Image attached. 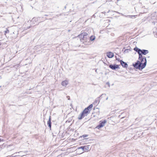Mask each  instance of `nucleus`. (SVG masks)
<instances>
[{
  "mask_svg": "<svg viewBox=\"0 0 157 157\" xmlns=\"http://www.w3.org/2000/svg\"><path fill=\"white\" fill-rule=\"evenodd\" d=\"M146 63V60L145 59L144 62L138 61L135 64H133V66L135 68L141 70L145 67Z\"/></svg>",
  "mask_w": 157,
  "mask_h": 157,
  "instance_id": "1",
  "label": "nucleus"
},
{
  "mask_svg": "<svg viewBox=\"0 0 157 157\" xmlns=\"http://www.w3.org/2000/svg\"><path fill=\"white\" fill-rule=\"evenodd\" d=\"M88 35V33H82L78 35V36L80 38V40L81 42H82L83 43H84L83 40H84L86 42L87 41V36Z\"/></svg>",
  "mask_w": 157,
  "mask_h": 157,
  "instance_id": "2",
  "label": "nucleus"
},
{
  "mask_svg": "<svg viewBox=\"0 0 157 157\" xmlns=\"http://www.w3.org/2000/svg\"><path fill=\"white\" fill-rule=\"evenodd\" d=\"M91 148L89 145L85 146H82L78 148V150L82 149V151L79 153V154L83 153L84 151H90ZM78 150L77 151H78Z\"/></svg>",
  "mask_w": 157,
  "mask_h": 157,
  "instance_id": "3",
  "label": "nucleus"
},
{
  "mask_svg": "<svg viewBox=\"0 0 157 157\" xmlns=\"http://www.w3.org/2000/svg\"><path fill=\"white\" fill-rule=\"evenodd\" d=\"M100 122L99 124L96 127V128L98 129L103 127L105 125V124L106 122V121L105 120H104L103 121H101Z\"/></svg>",
  "mask_w": 157,
  "mask_h": 157,
  "instance_id": "4",
  "label": "nucleus"
},
{
  "mask_svg": "<svg viewBox=\"0 0 157 157\" xmlns=\"http://www.w3.org/2000/svg\"><path fill=\"white\" fill-rule=\"evenodd\" d=\"M69 83V80H65L61 82V85L63 86L66 87Z\"/></svg>",
  "mask_w": 157,
  "mask_h": 157,
  "instance_id": "5",
  "label": "nucleus"
},
{
  "mask_svg": "<svg viewBox=\"0 0 157 157\" xmlns=\"http://www.w3.org/2000/svg\"><path fill=\"white\" fill-rule=\"evenodd\" d=\"M139 54V59L141 61V62H145V59L146 60V59L142 57V56L141 52H140Z\"/></svg>",
  "mask_w": 157,
  "mask_h": 157,
  "instance_id": "6",
  "label": "nucleus"
},
{
  "mask_svg": "<svg viewBox=\"0 0 157 157\" xmlns=\"http://www.w3.org/2000/svg\"><path fill=\"white\" fill-rule=\"evenodd\" d=\"M109 67L113 70H115L116 69H117L119 67L117 65H109Z\"/></svg>",
  "mask_w": 157,
  "mask_h": 157,
  "instance_id": "7",
  "label": "nucleus"
},
{
  "mask_svg": "<svg viewBox=\"0 0 157 157\" xmlns=\"http://www.w3.org/2000/svg\"><path fill=\"white\" fill-rule=\"evenodd\" d=\"M107 56L109 58H112L114 56L113 53L111 52H108L107 53Z\"/></svg>",
  "mask_w": 157,
  "mask_h": 157,
  "instance_id": "8",
  "label": "nucleus"
},
{
  "mask_svg": "<svg viewBox=\"0 0 157 157\" xmlns=\"http://www.w3.org/2000/svg\"><path fill=\"white\" fill-rule=\"evenodd\" d=\"M90 111L87 109H86V108H85L84 111H83V113L84 114L86 115V116L88 113H89Z\"/></svg>",
  "mask_w": 157,
  "mask_h": 157,
  "instance_id": "9",
  "label": "nucleus"
},
{
  "mask_svg": "<svg viewBox=\"0 0 157 157\" xmlns=\"http://www.w3.org/2000/svg\"><path fill=\"white\" fill-rule=\"evenodd\" d=\"M86 115L84 114V113H83V112H82V113L79 115L78 117V119L80 120L81 119L84 117Z\"/></svg>",
  "mask_w": 157,
  "mask_h": 157,
  "instance_id": "10",
  "label": "nucleus"
},
{
  "mask_svg": "<svg viewBox=\"0 0 157 157\" xmlns=\"http://www.w3.org/2000/svg\"><path fill=\"white\" fill-rule=\"evenodd\" d=\"M86 115L84 114V113H83V112H82V113L79 115L78 117V119L80 120L81 119L84 117Z\"/></svg>",
  "mask_w": 157,
  "mask_h": 157,
  "instance_id": "11",
  "label": "nucleus"
},
{
  "mask_svg": "<svg viewBox=\"0 0 157 157\" xmlns=\"http://www.w3.org/2000/svg\"><path fill=\"white\" fill-rule=\"evenodd\" d=\"M121 63L122 65V66L124 67H127L128 66V64L125 63L123 61H121Z\"/></svg>",
  "mask_w": 157,
  "mask_h": 157,
  "instance_id": "12",
  "label": "nucleus"
},
{
  "mask_svg": "<svg viewBox=\"0 0 157 157\" xmlns=\"http://www.w3.org/2000/svg\"><path fill=\"white\" fill-rule=\"evenodd\" d=\"M148 51L147 50H141V52H140L142 54L144 55H145L146 54L148 53Z\"/></svg>",
  "mask_w": 157,
  "mask_h": 157,
  "instance_id": "13",
  "label": "nucleus"
},
{
  "mask_svg": "<svg viewBox=\"0 0 157 157\" xmlns=\"http://www.w3.org/2000/svg\"><path fill=\"white\" fill-rule=\"evenodd\" d=\"M47 124L48 126L50 127V128H51V118L50 117L49 120L47 122Z\"/></svg>",
  "mask_w": 157,
  "mask_h": 157,
  "instance_id": "14",
  "label": "nucleus"
},
{
  "mask_svg": "<svg viewBox=\"0 0 157 157\" xmlns=\"http://www.w3.org/2000/svg\"><path fill=\"white\" fill-rule=\"evenodd\" d=\"M134 50L136 51L137 52H138V53H140V52H141V50L140 49H139L138 48H135L134 49Z\"/></svg>",
  "mask_w": 157,
  "mask_h": 157,
  "instance_id": "15",
  "label": "nucleus"
},
{
  "mask_svg": "<svg viewBox=\"0 0 157 157\" xmlns=\"http://www.w3.org/2000/svg\"><path fill=\"white\" fill-rule=\"evenodd\" d=\"M92 107L93 105L92 104H91L87 108H86V109H87L88 110L90 111L91 110L90 109L92 108Z\"/></svg>",
  "mask_w": 157,
  "mask_h": 157,
  "instance_id": "16",
  "label": "nucleus"
},
{
  "mask_svg": "<svg viewBox=\"0 0 157 157\" xmlns=\"http://www.w3.org/2000/svg\"><path fill=\"white\" fill-rule=\"evenodd\" d=\"M95 36H91L90 37V40H91V41H93V40H94L95 39Z\"/></svg>",
  "mask_w": 157,
  "mask_h": 157,
  "instance_id": "17",
  "label": "nucleus"
},
{
  "mask_svg": "<svg viewBox=\"0 0 157 157\" xmlns=\"http://www.w3.org/2000/svg\"><path fill=\"white\" fill-rule=\"evenodd\" d=\"M9 30L7 29H6V30L5 31V35H6V33H9Z\"/></svg>",
  "mask_w": 157,
  "mask_h": 157,
  "instance_id": "18",
  "label": "nucleus"
},
{
  "mask_svg": "<svg viewBox=\"0 0 157 157\" xmlns=\"http://www.w3.org/2000/svg\"><path fill=\"white\" fill-rule=\"evenodd\" d=\"M78 150V148L76 150V152H78V154H79V153H80L81 151H82V150L80 151L79 150L80 149H79V150H78V151H77Z\"/></svg>",
  "mask_w": 157,
  "mask_h": 157,
  "instance_id": "19",
  "label": "nucleus"
},
{
  "mask_svg": "<svg viewBox=\"0 0 157 157\" xmlns=\"http://www.w3.org/2000/svg\"><path fill=\"white\" fill-rule=\"evenodd\" d=\"M88 136V135H84L82 136L83 137H87Z\"/></svg>",
  "mask_w": 157,
  "mask_h": 157,
  "instance_id": "20",
  "label": "nucleus"
},
{
  "mask_svg": "<svg viewBox=\"0 0 157 157\" xmlns=\"http://www.w3.org/2000/svg\"><path fill=\"white\" fill-rule=\"evenodd\" d=\"M135 16H130V17H131V18H132V17H134Z\"/></svg>",
  "mask_w": 157,
  "mask_h": 157,
  "instance_id": "21",
  "label": "nucleus"
},
{
  "mask_svg": "<svg viewBox=\"0 0 157 157\" xmlns=\"http://www.w3.org/2000/svg\"><path fill=\"white\" fill-rule=\"evenodd\" d=\"M108 99V97H107L106 98V100H107Z\"/></svg>",
  "mask_w": 157,
  "mask_h": 157,
  "instance_id": "22",
  "label": "nucleus"
},
{
  "mask_svg": "<svg viewBox=\"0 0 157 157\" xmlns=\"http://www.w3.org/2000/svg\"><path fill=\"white\" fill-rule=\"evenodd\" d=\"M24 155H22V154H21V156H24Z\"/></svg>",
  "mask_w": 157,
  "mask_h": 157,
  "instance_id": "23",
  "label": "nucleus"
},
{
  "mask_svg": "<svg viewBox=\"0 0 157 157\" xmlns=\"http://www.w3.org/2000/svg\"><path fill=\"white\" fill-rule=\"evenodd\" d=\"M30 22H32V20H30Z\"/></svg>",
  "mask_w": 157,
  "mask_h": 157,
  "instance_id": "24",
  "label": "nucleus"
},
{
  "mask_svg": "<svg viewBox=\"0 0 157 157\" xmlns=\"http://www.w3.org/2000/svg\"><path fill=\"white\" fill-rule=\"evenodd\" d=\"M30 26H29V27H28V29H29V28H30Z\"/></svg>",
  "mask_w": 157,
  "mask_h": 157,
  "instance_id": "25",
  "label": "nucleus"
},
{
  "mask_svg": "<svg viewBox=\"0 0 157 157\" xmlns=\"http://www.w3.org/2000/svg\"><path fill=\"white\" fill-rule=\"evenodd\" d=\"M13 157V156H9V157Z\"/></svg>",
  "mask_w": 157,
  "mask_h": 157,
  "instance_id": "26",
  "label": "nucleus"
},
{
  "mask_svg": "<svg viewBox=\"0 0 157 157\" xmlns=\"http://www.w3.org/2000/svg\"><path fill=\"white\" fill-rule=\"evenodd\" d=\"M1 141V140L0 139V141Z\"/></svg>",
  "mask_w": 157,
  "mask_h": 157,
  "instance_id": "27",
  "label": "nucleus"
},
{
  "mask_svg": "<svg viewBox=\"0 0 157 157\" xmlns=\"http://www.w3.org/2000/svg\"><path fill=\"white\" fill-rule=\"evenodd\" d=\"M16 156H14V157H15Z\"/></svg>",
  "mask_w": 157,
  "mask_h": 157,
  "instance_id": "28",
  "label": "nucleus"
}]
</instances>
